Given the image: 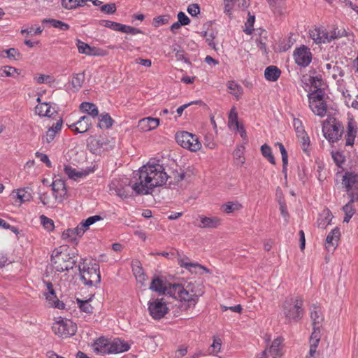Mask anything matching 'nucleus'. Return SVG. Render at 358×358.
Returning a JSON list of instances; mask_svg holds the SVG:
<instances>
[{
    "mask_svg": "<svg viewBox=\"0 0 358 358\" xmlns=\"http://www.w3.org/2000/svg\"><path fill=\"white\" fill-rule=\"evenodd\" d=\"M92 124L90 117L83 115L80 117L76 122L69 125V127L77 133L82 134L87 131Z\"/></svg>",
    "mask_w": 358,
    "mask_h": 358,
    "instance_id": "obj_12",
    "label": "nucleus"
},
{
    "mask_svg": "<svg viewBox=\"0 0 358 358\" xmlns=\"http://www.w3.org/2000/svg\"><path fill=\"white\" fill-rule=\"evenodd\" d=\"M101 10L107 14H113L116 11L115 3H107L101 7Z\"/></svg>",
    "mask_w": 358,
    "mask_h": 358,
    "instance_id": "obj_63",
    "label": "nucleus"
},
{
    "mask_svg": "<svg viewBox=\"0 0 358 358\" xmlns=\"http://www.w3.org/2000/svg\"><path fill=\"white\" fill-rule=\"evenodd\" d=\"M294 58L299 66L306 67L312 60V54L309 48L305 45H301L294 51Z\"/></svg>",
    "mask_w": 358,
    "mask_h": 358,
    "instance_id": "obj_11",
    "label": "nucleus"
},
{
    "mask_svg": "<svg viewBox=\"0 0 358 358\" xmlns=\"http://www.w3.org/2000/svg\"><path fill=\"white\" fill-rule=\"evenodd\" d=\"M74 253L71 254L69 248L63 245L55 248L51 255V264L57 272L72 269L76 264Z\"/></svg>",
    "mask_w": 358,
    "mask_h": 358,
    "instance_id": "obj_3",
    "label": "nucleus"
},
{
    "mask_svg": "<svg viewBox=\"0 0 358 358\" xmlns=\"http://www.w3.org/2000/svg\"><path fill=\"white\" fill-rule=\"evenodd\" d=\"M17 71V69L10 66H5L0 69V76L1 77H10L13 76V73Z\"/></svg>",
    "mask_w": 358,
    "mask_h": 358,
    "instance_id": "obj_51",
    "label": "nucleus"
},
{
    "mask_svg": "<svg viewBox=\"0 0 358 358\" xmlns=\"http://www.w3.org/2000/svg\"><path fill=\"white\" fill-rule=\"evenodd\" d=\"M76 45L79 53L88 55L87 52L90 50L91 46H90L87 43L81 41L79 39L76 40Z\"/></svg>",
    "mask_w": 358,
    "mask_h": 358,
    "instance_id": "obj_53",
    "label": "nucleus"
},
{
    "mask_svg": "<svg viewBox=\"0 0 358 358\" xmlns=\"http://www.w3.org/2000/svg\"><path fill=\"white\" fill-rule=\"evenodd\" d=\"M255 17L254 15H249V17L245 23L246 28L243 30V31L248 35L252 34L253 31V29L252 28L255 23Z\"/></svg>",
    "mask_w": 358,
    "mask_h": 358,
    "instance_id": "obj_58",
    "label": "nucleus"
},
{
    "mask_svg": "<svg viewBox=\"0 0 358 358\" xmlns=\"http://www.w3.org/2000/svg\"><path fill=\"white\" fill-rule=\"evenodd\" d=\"M169 178L162 164L148 162L134 173V181L129 182L127 178L124 182L114 180L110 184V190L122 199L127 198L130 195L128 186L132 182L131 188L136 194H149L156 187L166 184Z\"/></svg>",
    "mask_w": 358,
    "mask_h": 358,
    "instance_id": "obj_1",
    "label": "nucleus"
},
{
    "mask_svg": "<svg viewBox=\"0 0 358 358\" xmlns=\"http://www.w3.org/2000/svg\"><path fill=\"white\" fill-rule=\"evenodd\" d=\"M227 87L229 90V93L234 96L236 99H239L241 97L243 89L240 85L232 80L228 83Z\"/></svg>",
    "mask_w": 358,
    "mask_h": 358,
    "instance_id": "obj_30",
    "label": "nucleus"
},
{
    "mask_svg": "<svg viewBox=\"0 0 358 358\" xmlns=\"http://www.w3.org/2000/svg\"><path fill=\"white\" fill-rule=\"evenodd\" d=\"M310 318L313 327H321L323 321V316L322 315L320 309L316 307L311 309Z\"/></svg>",
    "mask_w": 358,
    "mask_h": 358,
    "instance_id": "obj_31",
    "label": "nucleus"
},
{
    "mask_svg": "<svg viewBox=\"0 0 358 358\" xmlns=\"http://www.w3.org/2000/svg\"><path fill=\"white\" fill-rule=\"evenodd\" d=\"M40 220L41 224L46 230L51 231L54 229L55 225L52 220L48 218L44 215L40 216Z\"/></svg>",
    "mask_w": 358,
    "mask_h": 358,
    "instance_id": "obj_47",
    "label": "nucleus"
},
{
    "mask_svg": "<svg viewBox=\"0 0 358 358\" xmlns=\"http://www.w3.org/2000/svg\"><path fill=\"white\" fill-rule=\"evenodd\" d=\"M80 279L88 287H95L101 282L99 265L95 262L85 260L78 265Z\"/></svg>",
    "mask_w": 358,
    "mask_h": 358,
    "instance_id": "obj_4",
    "label": "nucleus"
},
{
    "mask_svg": "<svg viewBox=\"0 0 358 358\" xmlns=\"http://www.w3.org/2000/svg\"><path fill=\"white\" fill-rule=\"evenodd\" d=\"M279 147L281 155H282V170L283 172H286L287 170V166L288 164V155L287 152L286 151L285 148L281 143H277L275 144Z\"/></svg>",
    "mask_w": 358,
    "mask_h": 358,
    "instance_id": "obj_43",
    "label": "nucleus"
},
{
    "mask_svg": "<svg viewBox=\"0 0 358 358\" xmlns=\"http://www.w3.org/2000/svg\"><path fill=\"white\" fill-rule=\"evenodd\" d=\"M345 30L340 31L337 30V29H334V30L331 31L330 33L327 32V39L329 40V43L334 39L343 36Z\"/></svg>",
    "mask_w": 358,
    "mask_h": 358,
    "instance_id": "obj_55",
    "label": "nucleus"
},
{
    "mask_svg": "<svg viewBox=\"0 0 358 358\" xmlns=\"http://www.w3.org/2000/svg\"><path fill=\"white\" fill-rule=\"evenodd\" d=\"M159 124V119L148 117L143 118L139 121V124L144 130H152L158 127Z\"/></svg>",
    "mask_w": 358,
    "mask_h": 358,
    "instance_id": "obj_27",
    "label": "nucleus"
},
{
    "mask_svg": "<svg viewBox=\"0 0 358 358\" xmlns=\"http://www.w3.org/2000/svg\"><path fill=\"white\" fill-rule=\"evenodd\" d=\"M242 208V205L238 201H229L221 206V210L225 213H231Z\"/></svg>",
    "mask_w": 358,
    "mask_h": 358,
    "instance_id": "obj_32",
    "label": "nucleus"
},
{
    "mask_svg": "<svg viewBox=\"0 0 358 358\" xmlns=\"http://www.w3.org/2000/svg\"><path fill=\"white\" fill-rule=\"evenodd\" d=\"M120 31L123 32V33L130 34L132 35L143 33L141 30H140L137 28H135V27H133L131 26L124 25L122 24V27L120 28Z\"/></svg>",
    "mask_w": 358,
    "mask_h": 358,
    "instance_id": "obj_57",
    "label": "nucleus"
},
{
    "mask_svg": "<svg viewBox=\"0 0 358 358\" xmlns=\"http://www.w3.org/2000/svg\"><path fill=\"white\" fill-rule=\"evenodd\" d=\"M331 155L336 164L341 167L342 164L345 162V157L339 152H333Z\"/></svg>",
    "mask_w": 358,
    "mask_h": 358,
    "instance_id": "obj_60",
    "label": "nucleus"
},
{
    "mask_svg": "<svg viewBox=\"0 0 358 358\" xmlns=\"http://www.w3.org/2000/svg\"><path fill=\"white\" fill-rule=\"evenodd\" d=\"M281 343L282 341L280 338H278L273 341L269 349V352L273 358H276L281 355Z\"/></svg>",
    "mask_w": 358,
    "mask_h": 358,
    "instance_id": "obj_37",
    "label": "nucleus"
},
{
    "mask_svg": "<svg viewBox=\"0 0 358 358\" xmlns=\"http://www.w3.org/2000/svg\"><path fill=\"white\" fill-rule=\"evenodd\" d=\"M298 138L299 140L302 150L303 152H306L310 144V139L306 133H305L303 135L298 136Z\"/></svg>",
    "mask_w": 358,
    "mask_h": 358,
    "instance_id": "obj_54",
    "label": "nucleus"
},
{
    "mask_svg": "<svg viewBox=\"0 0 358 358\" xmlns=\"http://www.w3.org/2000/svg\"><path fill=\"white\" fill-rule=\"evenodd\" d=\"M222 346V341L218 337H213V342L208 349V354L210 355H215L220 352Z\"/></svg>",
    "mask_w": 358,
    "mask_h": 358,
    "instance_id": "obj_38",
    "label": "nucleus"
},
{
    "mask_svg": "<svg viewBox=\"0 0 358 358\" xmlns=\"http://www.w3.org/2000/svg\"><path fill=\"white\" fill-rule=\"evenodd\" d=\"M42 23L43 24L49 23L54 28L59 29V30H62V31H66V30L69 29V28H70V26L68 24L64 22L61 20H55V19H52V18H45L42 20Z\"/></svg>",
    "mask_w": 358,
    "mask_h": 358,
    "instance_id": "obj_29",
    "label": "nucleus"
},
{
    "mask_svg": "<svg viewBox=\"0 0 358 358\" xmlns=\"http://www.w3.org/2000/svg\"><path fill=\"white\" fill-rule=\"evenodd\" d=\"M7 54V57L10 59H17L20 57V53L18 50L15 48H9L3 50Z\"/></svg>",
    "mask_w": 358,
    "mask_h": 358,
    "instance_id": "obj_64",
    "label": "nucleus"
},
{
    "mask_svg": "<svg viewBox=\"0 0 358 358\" xmlns=\"http://www.w3.org/2000/svg\"><path fill=\"white\" fill-rule=\"evenodd\" d=\"M113 120L111 117L108 114H101L100 116L99 127L100 128H110L113 125Z\"/></svg>",
    "mask_w": 358,
    "mask_h": 358,
    "instance_id": "obj_39",
    "label": "nucleus"
},
{
    "mask_svg": "<svg viewBox=\"0 0 358 358\" xmlns=\"http://www.w3.org/2000/svg\"><path fill=\"white\" fill-rule=\"evenodd\" d=\"M54 333L59 337L73 336L77 330V325L70 320H59L52 326Z\"/></svg>",
    "mask_w": 358,
    "mask_h": 358,
    "instance_id": "obj_9",
    "label": "nucleus"
},
{
    "mask_svg": "<svg viewBox=\"0 0 358 358\" xmlns=\"http://www.w3.org/2000/svg\"><path fill=\"white\" fill-rule=\"evenodd\" d=\"M331 215L328 211L325 213L324 216H321L318 218L317 221V224L319 228L325 229L329 224L331 220Z\"/></svg>",
    "mask_w": 358,
    "mask_h": 358,
    "instance_id": "obj_41",
    "label": "nucleus"
},
{
    "mask_svg": "<svg viewBox=\"0 0 358 358\" xmlns=\"http://www.w3.org/2000/svg\"><path fill=\"white\" fill-rule=\"evenodd\" d=\"M150 289L159 294L167 293L169 296L187 303V307H194L199 301V298L203 292L196 289V285L194 283L181 284H169L166 286L162 278L155 277L152 279Z\"/></svg>",
    "mask_w": 358,
    "mask_h": 358,
    "instance_id": "obj_2",
    "label": "nucleus"
},
{
    "mask_svg": "<svg viewBox=\"0 0 358 358\" xmlns=\"http://www.w3.org/2000/svg\"><path fill=\"white\" fill-rule=\"evenodd\" d=\"M44 283L45 284L47 290L48 292V294L47 293L45 294L46 296V299L48 301H51L52 299L56 298V294H55V292L53 289V285H52V282H49V281L48 282L44 281Z\"/></svg>",
    "mask_w": 358,
    "mask_h": 358,
    "instance_id": "obj_56",
    "label": "nucleus"
},
{
    "mask_svg": "<svg viewBox=\"0 0 358 358\" xmlns=\"http://www.w3.org/2000/svg\"><path fill=\"white\" fill-rule=\"evenodd\" d=\"M85 82V73H79L73 75L71 80V85L73 87L78 91L83 86Z\"/></svg>",
    "mask_w": 358,
    "mask_h": 358,
    "instance_id": "obj_34",
    "label": "nucleus"
},
{
    "mask_svg": "<svg viewBox=\"0 0 358 358\" xmlns=\"http://www.w3.org/2000/svg\"><path fill=\"white\" fill-rule=\"evenodd\" d=\"M309 106L312 111L318 116L324 117L327 113V107L324 101H310Z\"/></svg>",
    "mask_w": 358,
    "mask_h": 358,
    "instance_id": "obj_23",
    "label": "nucleus"
},
{
    "mask_svg": "<svg viewBox=\"0 0 358 358\" xmlns=\"http://www.w3.org/2000/svg\"><path fill=\"white\" fill-rule=\"evenodd\" d=\"M110 340L101 337L94 341L93 348L98 354H110Z\"/></svg>",
    "mask_w": 358,
    "mask_h": 358,
    "instance_id": "obj_19",
    "label": "nucleus"
},
{
    "mask_svg": "<svg viewBox=\"0 0 358 358\" xmlns=\"http://www.w3.org/2000/svg\"><path fill=\"white\" fill-rule=\"evenodd\" d=\"M324 92L322 90V88L319 89V90H315V92L310 93L308 94L309 101H315L316 102L317 101H324Z\"/></svg>",
    "mask_w": 358,
    "mask_h": 358,
    "instance_id": "obj_45",
    "label": "nucleus"
},
{
    "mask_svg": "<svg viewBox=\"0 0 358 358\" xmlns=\"http://www.w3.org/2000/svg\"><path fill=\"white\" fill-rule=\"evenodd\" d=\"M77 303L79 306V308L83 312L86 313H91L93 310V307L90 303V300H81L80 299H77Z\"/></svg>",
    "mask_w": 358,
    "mask_h": 358,
    "instance_id": "obj_44",
    "label": "nucleus"
},
{
    "mask_svg": "<svg viewBox=\"0 0 358 358\" xmlns=\"http://www.w3.org/2000/svg\"><path fill=\"white\" fill-rule=\"evenodd\" d=\"M197 220L200 221V224H195V225L200 228L215 229L222 223V220L216 216L206 217L204 215H199Z\"/></svg>",
    "mask_w": 358,
    "mask_h": 358,
    "instance_id": "obj_13",
    "label": "nucleus"
},
{
    "mask_svg": "<svg viewBox=\"0 0 358 358\" xmlns=\"http://www.w3.org/2000/svg\"><path fill=\"white\" fill-rule=\"evenodd\" d=\"M64 172L70 179H73L74 180L85 177L89 174V171H79L69 165L64 166Z\"/></svg>",
    "mask_w": 358,
    "mask_h": 358,
    "instance_id": "obj_25",
    "label": "nucleus"
},
{
    "mask_svg": "<svg viewBox=\"0 0 358 358\" xmlns=\"http://www.w3.org/2000/svg\"><path fill=\"white\" fill-rule=\"evenodd\" d=\"M343 184L345 187L351 202L358 201V175L352 172H346L343 178Z\"/></svg>",
    "mask_w": 358,
    "mask_h": 358,
    "instance_id": "obj_8",
    "label": "nucleus"
},
{
    "mask_svg": "<svg viewBox=\"0 0 358 358\" xmlns=\"http://www.w3.org/2000/svg\"><path fill=\"white\" fill-rule=\"evenodd\" d=\"M310 38L317 44L329 43L327 31L322 27H315L310 30Z\"/></svg>",
    "mask_w": 358,
    "mask_h": 358,
    "instance_id": "obj_17",
    "label": "nucleus"
},
{
    "mask_svg": "<svg viewBox=\"0 0 358 358\" xmlns=\"http://www.w3.org/2000/svg\"><path fill=\"white\" fill-rule=\"evenodd\" d=\"M340 235V231L338 227H336L334 229H332L327 235L326 238L327 248L330 247V245L334 247L335 245H337V242L339 239Z\"/></svg>",
    "mask_w": 358,
    "mask_h": 358,
    "instance_id": "obj_28",
    "label": "nucleus"
},
{
    "mask_svg": "<svg viewBox=\"0 0 358 358\" xmlns=\"http://www.w3.org/2000/svg\"><path fill=\"white\" fill-rule=\"evenodd\" d=\"M178 263L181 267L185 268L191 273H197L196 268L203 269L206 273L209 272V270L205 266L198 263L190 262L188 257H178Z\"/></svg>",
    "mask_w": 358,
    "mask_h": 358,
    "instance_id": "obj_18",
    "label": "nucleus"
},
{
    "mask_svg": "<svg viewBox=\"0 0 358 358\" xmlns=\"http://www.w3.org/2000/svg\"><path fill=\"white\" fill-rule=\"evenodd\" d=\"M110 354L111 353H121L127 352L129 350L130 346L128 343L124 342L120 338H115L110 341Z\"/></svg>",
    "mask_w": 358,
    "mask_h": 358,
    "instance_id": "obj_21",
    "label": "nucleus"
},
{
    "mask_svg": "<svg viewBox=\"0 0 358 358\" xmlns=\"http://www.w3.org/2000/svg\"><path fill=\"white\" fill-rule=\"evenodd\" d=\"M357 134V124L352 118L348 119L347 126V134L345 138V145L352 146L354 145L355 138Z\"/></svg>",
    "mask_w": 358,
    "mask_h": 358,
    "instance_id": "obj_14",
    "label": "nucleus"
},
{
    "mask_svg": "<svg viewBox=\"0 0 358 358\" xmlns=\"http://www.w3.org/2000/svg\"><path fill=\"white\" fill-rule=\"evenodd\" d=\"M282 313L287 322H298L303 315V300L299 297L287 299L282 304Z\"/></svg>",
    "mask_w": 358,
    "mask_h": 358,
    "instance_id": "obj_5",
    "label": "nucleus"
},
{
    "mask_svg": "<svg viewBox=\"0 0 358 358\" xmlns=\"http://www.w3.org/2000/svg\"><path fill=\"white\" fill-rule=\"evenodd\" d=\"M87 53L90 56H105L107 55L106 50L97 48L96 47H90Z\"/></svg>",
    "mask_w": 358,
    "mask_h": 358,
    "instance_id": "obj_61",
    "label": "nucleus"
},
{
    "mask_svg": "<svg viewBox=\"0 0 358 358\" xmlns=\"http://www.w3.org/2000/svg\"><path fill=\"white\" fill-rule=\"evenodd\" d=\"M171 19L170 15H163L155 17L153 19L152 24L155 27H159L161 25L166 24Z\"/></svg>",
    "mask_w": 358,
    "mask_h": 358,
    "instance_id": "obj_42",
    "label": "nucleus"
},
{
    "mask_svg": "<svg viewBox=\"0 0 358 358\" xmlns=\"http://www.w3.org/2000/svg\"><path fill=\"white\" fill-rule=\"evenodd\" d=\"M101 24L107 28H110L113 30L120 31V28L122 27V24L115 22H113V21H110V20H102L101 22Z\"/></svg>",
    "mask_w": 358,
    "mask_h": 358,
    "instance_id": "obj_52",
    "label": "nucleus"
},
{
    "mask_svg": "<svg viewBox=\"0 0 358 358\" xmlns=\"http://www.w3.org/2000/svg\"><path fill=\"white\" fill-rule=\"evenodd\" d=\"M63 238H70L71 242L77 241V236L73 229H68L65 230L62 234Z\"/></svg>",
    "mask_w": 358,
    "mask_h": 358,
    "instance_id": "obj_59",
    "label": "nucleus"
},
{
    "mask_svg": "<svg viewBox=\"0 0 358 358\" xmlns=\"http://www.w3.org/2000/svg\"><path fill=\"white\" fill-rule=\"evenodd\" d=\"M148 310L155 320H160L168 313V308L162 299H157L149 302Z\"/></svg>",
    "mask_w": 358,
    "mask_h": 358,
    "instance_id": "obj_10",
    "label": "nucleus"
},
{
    "mask_svg": "<svg viewBox=\"0 0 358 358\" xmlns=\"http://www.w3.org/2000/svg\"><path fill=\"white\" fill-rule=\"evenodd\" d=\"M173 52H175V57L177 60L184 61L185 63L190 64L189 59L186 57L185 51L180 47L179 45L175 43L171 48Z\"/></svg>",
    "mask_w": 358,
    "mask_h": 358,
    "instance_id": "obj_35",
    "label": "nucleus"
},
{
    "mask_svg": "<svg viewBox=\"0 0 358 358\" xmlns=\"http://www.w3.org/2000/svg\"><path fill=\"white\" fill-rule=\"evenodd\" d=\"M281 74V71L275 66H269L264 71L265 78L271 82L276 81Z\"/></svg>",
    "mask_w": 358,
    "mask_h": 358,
    "instance_id": "obj_26",
    "label": "nucleus"
},
{
    "mask_svg": "<svg viewBox=\"0 0 358 358\" xmlns=\"http://www.w3.org/2000/svg\"><path fill=\"white\" fill-rule=\"evenodd\" d=\"M178 21L182 26H186L189 24L190 19L185 15V13L182 11H180L178 13Z\"/></svg>",
    "mask_w": 358,
    "mask_h": 358,
    "instance_id": "obj_62",
    "label": "nucleus"
},
{
    "mask_svg": "<svg viewBox=\"0 0 358 358\" xmlns=\"http://www.w3.org/2000/svg\"><path fill=\"white\" fill-rule=\"evenodd\" d=\"M261 151L262 155L266 158L269 162L272 164H275V158L272 154L271 148L266 144H264L261 147Z\"/></svg>",
    "mask_w": 358,
    "mask_h": 358,
    "instance_id": "obj_40",
    "label": "nucleus"
},
{
    "mask_svg": "<svg viewBox=\"0 0 358 358\" xmlns=\"http://www.w3.org/2000/svg\"><path fill=\"white\" fill-rule=\"evenodd\" d=\"M107 139L103 137H90L87 142V148L93 153H98L101 148L108 144Z\"/></svg>",
    "mask_w": 358,
    "mask_h": 358,
    "instance_id": "obj_16",
    "label": "nucleus"
},
{
    "mask_svg": "<svg viewBox=\"0 0 358 358\" xmlns=\"http://www.w3.org/2000/svg\"><path fill=\"white\" fill-rule=\"evenodd\" d=\"M293 125L297 137L306 133L303 129L302 122L299 119L294 118L293 121Z\"/></svg>",
    "mask_w": 358,
    "mask_h": 358,
    "instance_id": "obj_50",
    "label": "nucleus"
},
{
    "mask_svg": "<svg viewBox=\"0 0 358 358\" xmlns=\"http://www.w3.org/2000/svg\"><path fill=\"white\" fill-rule=\"evenodd\" d=\"M62 123L63 120L60 118L55 124L50 127L46 131L45 135L43 137V141H45L48 143L52 142L54 140L56 134L61 130Z\"/></svg>",
    "mask_w": 358,
    "mask_h": 358,
    "instance_id": "obj_22",
    "label": "nucleus"
},
{
    "mask_svg": "<svg viewBox=\"0 0 358 358\" xmlns=\"http://www.w3.org/2000/svg\"><path fill=\"white\" fill-rule=\"evenodd\" d=\"M176 140L181 147L192 152H196L201 148L197 136L187 131H180L176 134Z\"/></svg>",
    "mask_w": 358,
    "mask_h": 358,
    "instance_id": "obj_7",
    "label": "nucleus"
},
{
    "mask_svg": "<svg viewBox=\"0 0 358 358\" xmlns=\"http://www.w3.org/2000/svg\"><path fill=\"white\" fill-rule=\"evenodd\" d=\"M80 108L83 113H87V116L90 117L91 119H94L99 115V110L96 106L92 103L83 102Z\"/></svg>",
    "mask_w": 358,
    "mask_h": 358,
    "instance_id": "obj_24",
    "label": "nucleus"
},
{
    "mask_svg": "<svg viewBox=\"0 0 358 358\" xmlns=\"http://www.w3.org/2000/svg\"><path fill=\"white\" fill-rule=\"evenodd\" d=\"M86 1H62V6L66 10L76 9L85 5Z\"/></svg>",
    "mask_w": 358,
    "mask_h": 358,
    "instance_id": "obj_46",
    "label": "nucleus"
},
{
    "mask_svg": "<svg viewBox=\"0 0 358 358\" xmlns=\"http://www.w3.org/2000/svg\"><path fill=\"white\" fill-rule=\"evenodd\" d=\"M36 113L41 117H51L55 114H57L55 108L52 107L49 103H41L36 107Z\"/></svg>",
    "mask_w": 358,
    "mask_h": 358,
    "instance_id": "obj_20",
    "label": "nucleus"
},
{
    "mask_svg": "<svg viewBox=\"0 0 358 358\" xmlns=\"http://www.w3.org/2000/svg\"><path fill=\"white\" fill-rule=\"evenodd\" d=\"M228 125L229 128L236 127V130H239V127L241 125L239 124L238 120V113L236 111V108L233 107L230 113L229 114L228 117Z\"/></svg>",
    "mask_w": 358,
    "mask_h": 358,
    "instance_id": "obj_33",
    "label": "nucleus"
},
{
    "mask_svg": "<svg viewBox=\"0 0 358 358\" xmlns=\"http://www.w3.org/2000/svg\"><path fill=\"white\" fill-rule=\"evenodd\" d=\"M308 81L311 84V86L315 88V90H319L322 88V79L321 76H310L308 78Z\"/></svg>",
    "mask_w": 358,
    "mask_h": 358,
    "instance_id": "obj_49",
    "label": "nucleus"
},
{
    "mask_svg": "<svg viewBox=\"0 0 358 358\" xmlns=\"http://www.w3.org/2000/svg\"><path fill=\"white\" fill-rule=\"evenodd\" d=\"M343 131V126L335 118H331L323 124L322 132L324 137L329 142L334 143L338 141L341 138Z\"/></svg>",
    "mask_w": 358,
    "mask_h": 358,
    "instance_id": "obj_6",
    "label": "nucleus"
},
{
    "mask_svg": "<svg viewBox=\"0 0 358 358\" xmlns=\"http://www.w3.org/2000/svg\"><path fill=\"white\" fill-rule=\"evenodd\" d=\"M51 186L55 199L62 201L67 194L65 182L61 179H57L52 182Z\"/></svg>",
    "mask_w": 358,
    "mask_h": 358,
    "instance_id": "obj_15",
    "label": "nucleus"
},
{
    "mask_svg": "<svg viewBox=\"0 0 358 358\" xmlns=\"http://www.w3.org/2000/svg\"><path fill=\"white\" fill-rule=\"evenodd\" d=\"M343 95L345 97V104L350 107L355 109H358V95H356L355 97L348 93V91L343 92Z\"/></svg>",
    "mask_w": 358,
    "mask_h": 358,
    "instance_id": "obj_36",
    "label": "nucleus"
},
{
    "mask_svg": "<svg viewBox=\"0 0 358 358\" xmlns=\"http://www.w3.org/2000/svg\"><path fill=\"white\" fill-rule=\"evenodd\" d=\"M29 190H30V188L29 187L17 190V196L21 202H24L30 200L31 194L29 192Z\"/></svg>",
    "mask_w": 358,
    "mask_h": 358,
    "instance_id": "obj_48",
    "label": "nucleus"
}]
</instances>
